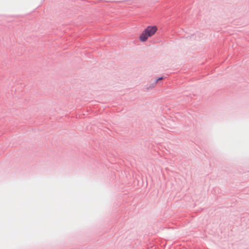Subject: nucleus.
Masks as SVG:
<instances>
[{
	"label": "nucleus",
	"instance_id": "f257e3e1",
	"mask_svg": "<svg viewBox=\"0 0 249 249\" xmlns=\"http://www.w3.org/2000/svg\"><path fill=\"white\" fill-rule=\"evenodd\" d=\"M156 26H147L141 33L139 36V39L141 42H145L149 37L152 36L157 31Z\"/></svg>",
	"mask_w": 249,
	"mask_h": 249
},
{
	"label": "nucleus",
	"instance_id": "f03ea898",
	"mask_svg": "<svg viewBox=\"0 0 249 249\" xmlns=\"http://www.w3.org/2000/svg\"><path fill=\"white\" fill-rule=\"evenodd\" d=\"M163 79V77L161 76V77H158L154 82V83H153V86L152 87H154L156 85V84L157 83V82L160 80H162Z\"/></svg>",
	"mask_w": 249,
	"mask_h": 249
}]
</instances>
